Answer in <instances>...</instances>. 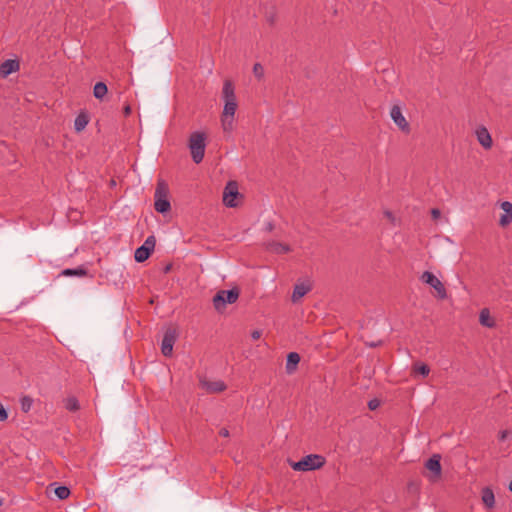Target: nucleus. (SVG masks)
Returning <instances> with one entry per match:
<instances>
[{
	"instance_id": "38",
	"label": "nucleus",
	"mask_w": 512,
	"mask_h": 512,
	"mask_svg": "<svg viewBox=\"0 0 512 512\" xmlns=\"http://www.w3.org/2000/svg\"><path fill=\"white\" fill-rule=\"evenodd\" d=\"M508 488H509V490L512 492V481L509 483Z\"/></svg>"
},
{
	"instance_id": "30",
	"label": "nucleus",
	"mask_w": 512,
	"mask_h": 512,
	"mask_svg": "<svg viewBox=\"0 0 512 512\" xmlns=\"http://www.w3.org/2000/svg\"><path fill=\"white\" fill-rule=\"evenodd\" d=\"M7 418H8V413H7L6 409L4 408V406L0 403V422L7 420Z\"/></svg>"
},
{
	"instance_id": "6",
	"label": "nucleus",
	"mask_w": 512,
	"mask_h": 512,
	"mask_svg": "<svg viewBox=\"0 0 512 512\" xmlns=\"http://www.w3.org/2000/svg\"><path fill=\"white\" fill-rule=\"evenodd\" d=\"M240 193L238 191V184L236 181H229L223 191V203L227 207H236Z\"/></svg>"
},
{
	"instance_id": "27",
	"label": "nucleus",
	"mask_w": 512,
	"mask_h": 512,
	"mask_svg": "<svg viewBox=\"0 0 512 512\" xmlns=\"http://www.w3.org/2000/svg\"><path fill=\"white\" fill-rule=\"evenodd\" d=\"M62 274L65 276H84L86 271L83 268L65 269Z\"/></svg>"
},
{
	"instance_id": "25",
	"label": "nucleus",
	"mask_w": 512,
	"mask_h": 512,
	"mask_svg": "<svg viewBox=\"0 0 512 512\" xmlns=\"http://www.w3.org/2000/svg\"><path fill=\"white\" fill-rule=\"evenodd\" d=\"M269 249L272 252H275L278 254L287 253L290 250L286 244H282V243H272V244H270Z\"/></svg>"
},
{
	"instance_id": "28",
	"label": "nucleus",
	"mask_w": 512,
	"mask_h": 512,
	"mask_svg": "<svg viewBox=\"0 0 512 512\" xmlns=\"http://www.w3.org/2000/svg\"><path fill=\"white\" fill-rule=\"evenodd\" d=\"M155 243H156L155 238H154L153 236H149V237L145 240V242H144V244L142 245V247H146V248L149 250V252H151V253H152V252H153V250H154V248H155Z\"/></svg>"
},
{
	"instance_id": "29",
	"label": "nucleus",
	"mask_w": 512,
	"mask_h": 512,
	"mask_svg": "<svg viewBox=\"0 0 512 512\" xmlns=\"http://www.w3.org/2000/svg\"><path fill=\"white\" fill-rule=\"evenodd\" d=\"M253 72H254V75H255L258 79L262 78V77H263V75H264V69H263L262 65H261V64H259V63H256V64L254 65V67H253Z\"/></svg>"
},
{
	"instance_id": "35",
	"label": "nucleus",
	"mask_w": 512,
	"mask_h": 512,
	"mask_svg": "<svg viewBox=\"0 0 512 512\" xmlns=\"http://www.w3.org/2000/svg\"><path fill=\"white\" fill-rule=\"evenodd\" d=\"M220 435L223 436V437H227L229 435V432L227 429H221L220 430Z\"/></svg>"
},
{
	"instance_id": "18",
	"label": "nucleus",
	"mask_w": 512,
	"mask_h": 512,
	"mask_svg": "<svg viewBox=\"0 0 512 512\" xmlns=\"http://www.w3.org/2000/svg\"><path fill=\"white\" fill-rule=\"evenodd\" d=\"M108 92V88L105 83L97 82L93 88V95L96 99L102 100Z\"/></svg>"
},
{
	"instance_id": "10",
	"label": "nucleus",
	"mask_w": 512,
	"mask_h": 512,
	"mask_svg": "<svg viewBox=\"0 0 512 512\" xmlns=\"http://www.w3.org/2000/svg\"><path fill=\"white\" fill-rule=\"evenodd\" d=\"M177 338V333L175 329H168L162 339L161 351L164 356H171L173 351V346Z\"/></svg>"
},
{
	"instance_id": "2",
	"label": "nucleus",
	"mask_w": 512,
	"mask_h": 512,
	"mask_svg": "<svg viewBox=\"0 0 512 512\" xmlns=\"http://www.w3.org/2000/svg\"><path fill=\"white\" fill-rule=\"evenodd\" d=\"M207 135L202 131H195L191 133L188 140V148L191 157L196 164H199L205 155Z\"/></svg>"
},
{
	"instance_id": "24",
	"label": "nucleus",
	"mask_w": 512,
	"mask_h": 512,
	"mask_svg": "<svg viewBox=\"0 0 512 512\" xmlns=\"http://www.w3.org/2000/svg\"><path fill=\"white\" fill-rule=\"evenodd\" d=\"M65 408L69 411H77L79 409V402L75 397H68L65 399Z\"/></svg>"
},
{
	"instance_id": "21",
	"label": "nucleus",
	"mask_w": 512,
	"mask_h": 512,
	"mask_svg": "<svg viewBox=\"0 0 512 512\" xmlns=\"http://www.w3.org/2000/svg\"><path fill=\"white\" fill-rule=\"evenodd\" d=\"M88 122H89V120H88V116L86 114H84V113L79 114L74 121L75 130L78 132L84 130L85 127L87 126Z\"/></svg>"
},
{
	"instance_id": "32",
	"label": "nucleus",
	"mask_w": 512,
	"mask_h": 512,
	"mask_svg": "<svg viewBox=\"0 0 512 512\" xmlns=\"http://www.w3.org/2000/svg\"><path fill=\"white\" fill-rule=\"evenodd\" d=\"M384 215H385V217H386L389 221H391L392 223H394V222L396 221V218H395L394 214H393L391 211L386 210V211L384 212Z\"/></svg>"
},
{
	"instance_id": "1",
	"label": "nucleus",
	"mask_w": 512,
	"mask_h": 512,
	"mask_svg": "<svg viewBox=\"0 0 512 512\" xmlns=\"http://www.w3.org/2000/svg\"><path fill=\"white\" fill-rule=\"evenodd\" d=\"M222 99L224 107L220 116L221 127L225 134L230 135L234 130L235 113L238 107L235 87L230 80L224 81Z\"/></svg>"
},
{
	"instance_id": "20",
	"label": "nucleus",
	"mask_w": 512,
	"mask_h": 512,
	"mask_svg": "<svg viewBox=\"0 0 512 512\" xmlns=\"http://www.w3.org/2000/svg\"><path fill=\"white\" fill-rule=\"evenodd\" d=\"M430 372V368L428 365L422 363V362H416L412 367V373L414 375H421L423 377H426Z\"/></svg>"
},
{
	"instance_id": "37",
	"label": "nucleus",
	"mask_w": 512,
	"mask_h": 512,
	"mask_svg": "<svg viewBox=\"0 0 512 512\" xmlns=\"http://www.w3.org/2000/svg\"><path fill=\"white\" fill-rule=\"evenodd\" d=\"M507 434H508L507 431H502L501 435H500L501 440H504L507 437Z\"/></svg>"
},
{
	"instance_id": "33",
	"label": "nucleus",
	"mask_w": 512,
	"mask_h": 512,
	"mask_svg": "<svg viewBox=\"0 0 512 512\" xmlns=\"http://www.w3.org/2000/svg\"><path fill=\"white\" fill-rule=\"evenodd\" d=\"M261 336H262V331L261 330H254L251 333V337H252L253 340H258V339H260Z\"/></svg>"
},
{
	"instance_id": "13",
	"label": "nucleus",
	"mask_w": 512,
	"mask_h": 512,
	"mask_svg": "<svg viewBox=\"0 0 512 512\" xmlns=\"http://www.w3.org/2000/svg\"><path fill=\"white\" fill-rule=\"evenodd\" d=\"M19 62L17 60L8 59L0 65V74L2 77H7L11 73L19 70Z\"/></svg>"
},
{
	"instance_id": "23",
	"label": "nucleus",
	"mask_w": 512,
	"mask_h": 512,
	"mask_svg": "<svg viewBox=\"0 0 512 512\" xmlns=\"http://www.w3.org/2000/svg\"><path fill=\"white\" fill-rule=\"evenodd\" d=\"M33 399L30 396H23L20 399L21 410L25 413L29 412L33 406Z\"/></svg>"
},
{
	"instance_id": "7",
	"label": "nucleus",
	"mask_w": 512,
	"mask_h": 512,
	"mask_svg": "<svg viewBox=\"0 0 512 512\" xmlns=\"http://www.w3.org/2000/svg\"><path fill=\"white\" fill-rule=\"evenodd\" d=\"M421 280L428 284L429 286H431L433 289H435L439 298H446L447 292L443 283L433 273L425 271L421 276Z\"/></svg>"
},
{
	"instance_id": "34",
	"label": "nucleus",
	"mask_w": 512,
	"mask_h": 512,
	"mask_svg": "<svg viewBox=\"0 0 512 512\" xmlns=\"http://www.w3.org/2000/svg\"><path fill=\"white\" fill-rule=\"evenodd\" d=\"M431 215H432V218L436 220L441 216V212L439 209L434 208L431 210Z\"/></svg>"
},
{
	"instance_id": "19",
	"label": "nucleus",
	"mask_w": 512,
	"mask_h": 512,
	"mask_svg": "<svg viewBox=\"0 0 512 512\" xmlns=\"http://www.w3.org/2000/svg\"><path fill=\"white\" fill-rule=\"evenodd\" d=\"M482 501L488 507L492 508L495 503L494 493L491 489L485 488L482 491Z\"/></svg>"
},
{
	"instance_id": "31",
	"label": "nucleus",
	"mask_w": 512,
	"mask_h": 512,
	"mask_svg": "<svg viewBox=\"0 0 512 512\" xmlns=\"http://www.w3.org/2000/svg\"><path fill=\"white\" fill-rule=\"evenodd\" d=\"M378 406H379V401L377 399H373L368 402V407L370 410H375Z\"/></svg>"
},
{
	"instance_id": "5",
	"label": "nucleus",
	"mask_w": 512,
	"mask_h": 512,
	"mask_svg": "<svg viewBox=\"0 0 512 512\" xmlns=\"http://www.w3.org/2000/svg\"><path fill=\"white\" fill-rule=\"evenodd\" d=\"M155 210L160 213H166L171 205L168 200V186L164 181H159L155 190Z\"/></svg>"
},
{
	"instance_id": "17",
	"label": "nucleus",
	"mask_w": 512,
	"mask_h": 512,
	"mask_svg": "<svg viewBox=\"0 0 512 512\" xmlns=\"http://www.w3.org/2000/svg\"><path fill=\"white\" fill-rule=\"evenodd\" d=\"M479 322L481 325L492 328L495 325L494 319L490 315V311L487 308L481 310L479 314Z\"/></svg>"
},
{
	"instance_id": "9",
	"label": "nucleus",
	"mask_w": 512,
	"mask_h": 512,
	"mask_svg": "<svg viewBox=\"0 0 512 512\" xmlns=\"http://www.w3.org/2000/svg\"><path fill=\"white\" fill-rule=\"evenodd\" d=\"M474 135L478 143L485 149L489 150L493 146L491 134L485 126H477L474 130Z\"/></svg>"
},
{
	"instance_id": "4",
	"label": "nucleus",
	"mask_w": 512,
	"mask_h": 512,
	"mask_svg": "<svg viewBox=\"0 0 512 512\" xmlns=\"http://www.w3.org/2000/svg\"><path fill=\"white\" fill-rule=\"evenodd\" d=\"M239 298V291L237 289L220 290L213 297L214 308L218 312L225 310L227 304L235 303Z\"/></svg>"
},
{
	"instance_id": "36",
	"label": "nucleus",
	"mask_w": 512,
	"mask_h": 512,
	"mask_svg": "<svg viewBox=\"0 0 512 512\" xmlns=\"http://www.w3.org/2000/svg\"><path fill=\"white\" fill-rule=\"evenodd\" d=\"M124 113L125 115H129L131 113V108L130 106H126L125 109H124Z\"/></svg>"
},
{
	"instance_id": "22",
	"label": "nucleus",
	"mask_w": 512,
	"mask_h": 512,
	"mask_svg": "<svg viewBox=\"0 0 512 512\" xmlns=\"http://www.w3.org/2000/svg\"><path fill=\"white\" fill-rule=\"evenodd\" d=\"M151 252L146 247L140 246L135 250L134 258L137 262L141 263L147 260Z\"/></svg>"
},
{
	"instance_id": "3",
	"label": "nucleus",
	"mask_w": 512,
	"mask_h": 512,
	"mask_svg": "<svg viewBox=\"0 0 512 512\" xmlns=\"http://www.w3.org/2000/svg\"><path fill=\"white\" fill-rule=\"evenodd\" d=\"M325 464V458L318 454H310L298 462L291 463L295 471H312L321 468Z\"/></svg>"
},
{
	"instance_id": "16",
	"label": "nucleus",
	"mask_w": 512,
	"mask_h": 512,
	"mask_svg": "<svg viewBox=\"0 0 512 512\" xmlns=\"http://www.w3.org/2000/svg\"><path fill=\"white\" fill-rule=\"evenodd\" d=\"M300 356L296 352H291L287 356L286 362V370L288 373H292L295 371L297 365L299 364Z\"/></svg>"
},
{
	"instance_id": "26",
	"label": "nucleus",
	"mask_w": 512,
	"mask_h": 512,
	"mask_svg": "<svg viewBox=\"0 0 512 512\" xmlns=\"http://www.w3.org/2000/svg\"><path fill=\"white\" fill-rule=\"evenodd\" d=\"M54 492L55 495L61 500L68 498L70 495V490L66 486H59L55 488Z\"/></svg>"
},
{
	"instance_id": "14",
	"label": "nucleus",
	"mask_w": 512,
	"mask_h": 512,
	"mask_svg": "<svg viewBox=\"0 0 512 512\" xmlns=\"http://www.w3.org/2000/svg\"><path fill=\"white\" fill-rule=\"evenodd\" d=\"M426 468L434 474L435 477H439L441 473L440 456L433 455L427 462Z\"/></svg>"
},
{
	"instance_id": "15",
	"label": "nucleus",
	"mask_w": 512,
	"mask_h": 512,
	"mask_svg": "<svg viewBox=\"0 0 512 512\" xmlns=\"http://www.w3.org/2000/svg\"><path fill=\"white\" fill-rule=\"evenodd\" d=\"M310 291V285L306 283H299L294 287L292 294V301L297 302L303 296H305Z\"/></svg>"
},
{
	"instance_id": "8",
	"label": "nucleus",
	"mask_w": 512,
	"mask_h": 512,
	"mask_svg": "<svg viewBox=\"0 0 512 512\" xmlns=\"http://www.w3.org/2000/svg\"><path fill=\"white\" fill-rule=\"evenodd\" d=\"M390 116L394 123L397 125V127L405 132L409 133L410 131V125L408 121L406 120L405 116L403 115L401 108L398 105H394L390 110Z\"/></svg>"
},
{
	"instance_id": "12",
	"label": "nucleus",
	"mask_w": 512,
	"mask_h": 512,
	"mask_svg": "<svg viewBox=\"0 0 512 512\" xmlns=\"http://www.w3.org/2000/svg\"><path fill=\"white\" fill-rule=\"evenodd\" d=\"M502 213L499 217V225L507 227L512 223V203L509 201H502L499 203Z\"/></svg>"
},
{
	"instance_id": "11",
	"label": "nucleus",
	"mask_w": 512,
	"mask_h": 512,
	"mask_svg": "<svg viewBox=\"0 0 512 512\" xmlns=\"http://www.w3.org/2000/svg\"><path fill=\"white\" fill-rule=\"evenodd\" d=\"M200 386L210 393H218L226 389V385L222 380H210L206 377L200 378Z\"/></svg>"
}]
</instances>
